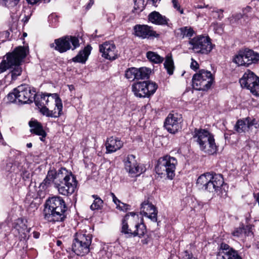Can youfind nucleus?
<instances>
[{"label":"nucleus","mask_w":259,"mask_h":259,"mask_svg":"<svg viewBox=\"0 0 259 259\" xmlns=\"http://www.w3.org/2000/svg\"><path fill=\"white\" fill-rule=\"evenodd\" d=\"M67 206L64 200L60 196L48 198L44 209V219L49 222H63L66 218Z\"/></svg>","instance_id":"obj_1"},{"label":"nucleus","mask_w":259,"mask_h":259,"mask_svg":"<svg viewBox=\"0 0 259 259\" xmlns=\"http://www.w3.org/2000/svg\"><path fill=\"white\" fill-rule=\"evenodd\" d=\"M26 56V49L23 47H17L12 53H7L6 59L4 58L0 63V73L10 69L12 78L16 79L21 74V62Z\"/></svg>","instance_id":"obj_2"},{"label":"nucleus","mask_w":259,"mask_h":259,"mask_svg":"<svg viewBox=\"0 0 259 259\" xmlns=\"http://www.w3.org/2000/svg\"><path fill=\"white\" fill-rule=\"evenodd\" d=\"M92 241L91 234L87 232H77L74 236L71 250L77 255L83 256L90 252Z\"/></svg>","instance_id":"obj_3"},{"label":"nucleus","mask_w":259,"mask_h":259,"mask_svg":"<svg viewBox=\"0 0 259 259\" xmlns=\"http://www.w3.org/2000/svg\"><path fill=\"white\" fill-rule=\"evenodd\" d=\"M177 164V160L173 157L166 155L160 157L155 167L156 172L158 175H166L168 179L172 180L175 176Z\"/></svg>","instance_id":"obj_4"},{"label":"nucleus","mask_w":259,"mask_h":259,"mask_svg":"<svg viewBox=\"0 0 259 259\" xmlns=\"http://www.w3.org/2000/svg\"><path fill=\"white\" fill-rule=\"evenodd\" d=\"M214 81V77L210 71L205 69L200 70L194 74L192 78L193 88L199 91H207Z\"/></svg>","instance_id":"obj_5"},{"label":"nucleus","mask_w":259,"mask_h":259,"mask_svg":"<svg viewBox=\"0 0 259 259\" xmlns=\"http://www.w3.org/2000/svg\"><path fill=\"white\" fill-rule=\"evenodd\" d=\"M190 49L197 54H207L213 48L210 38L208 36L198 35L189 40Z\"/></svg>","instance_id":"obj_6"},{"label":"nucleus","mask_w":259,"mask_h":259,"mask_svg":"<svg viewBox=\"0 0 259 259\" xmlns=\"http://www.w3.org/2000/svg\"><path fill=\"white\" fill-rule=\"evenodd\" d=\"M51 48L61 53L66 52L71 49L74 50L80 46L79 38L74 36H66L55 40V43L50 44Z\"/></svg>","instance_id":"obj_7"},{"label":"nucleus","mask_w":259,"mask_h":259,"mask_svg":"<svg viewBox=\"0 0 259 259\" xmlns=\"http://www.w3.org/2000/svg\"><path fill=\"white\" fill-rule=\"evenodd\" d=\"M157 88L155 82L150 80L138 81L132 85V91L138 97L148 98L155 93Z\"/></svg>","instance_id":"obj_8"},{"label":"nucleus","mask_w":259,"mask_h":259,"mask_svg":"<svg viewBox=\"0 0 259 259\" xmlns=\"http://www.w3.org/2000/svg\"><path fill=\"white\" fill-rule=\"evenodd\" d=\"M259 61V53L249 49L240 50L235 56L233 61L238 66L248 67Z\"/></svg>","instance_id":"obj_9"},{"label":"nucleus","mask_w":259,"mask_h":259,"mask_svg":"<svg viewBox=\"0 0 259 259\" xmlns=\"http://www.w3.org/2000/svg\"><path fill=\"white\" fill-rule=\"evenodd\" d=\"M135 213L131 212L125 215L122 221L121 233L125 234L127 237H135L138 236L141 237L144 236L146 232V226L143 223L137 224L135 226V230L132 228H128V225L127 220L128 219L130 215L134 217Z\"/></svg>","instance_id":"obj_10"},{"label":"nucleus","mask_w":259,"mask_h":259,"mask_svg":"<svg viewBox=\"0 0 259 259\" xmlns=\"http://www.w3.org/2000/svg\"><path fill=\"white\" fill-rule=\"evenodd\" d=\"M18 95V102L20 104H30L33 102L36 96L35 90L28 85L22 84L15 88Z\"/></svg>","instance_id":"obj_11"},{"label":"nucleus","mask_w":259,"mask_h":259,"mask_svg":"<svg viewBox=\"0 0 259 259\" xmlns=\"http://www.w3.org/2000/svg\"><path fill=\"white\" fill-rule=\"evenodd\" d=\"M182 120L180 115L177 113H169L166 118L164 126L171 134H175L182 128Z\"/></svg>","instance_id":"obj_12"},{"label":"nucleus","mask_w":259,"mask_h":259,"mask_svg":"<svg viewBox=\"0 0 259 259\" xmlns=\"http://www.w3.org/2000/svg\"><path fill=\"white\" fill-rule=\"evenodd\" d=\"M124 166L126 170L132 177L139 176L144 171L140 166L134 155H128L124 160Z\"/></svg>","instance_id":"obj_13"},{"label":"nucleus","mask_w":259,"mask_h":259,"mask_svg":"<svg viewBox=\"0 0 259 259\" xmlns=\"http://www.w3.org/2000/svg\"><path fill=\"white\" fill-rule=\"evenodd\" d=\"M216 259H242L238 252L225 243L220 244Z\"/></svg>","instance_id":"obj_14"},{"label":"nucleus","mask_w":259,"mask_h":259,"mask_svg":"<svg viewBox=\"0 0 259 259\" xmlns=\"http://www.w3.org/2000/svg\"><path fill=\"white\" fill-rule=\"evenodd\" d=\"M100 52L102 56L109 60H114L117 58V50L115 45L112 42L106 41L99 46Z\"/></svg>","instance_id":"obj_15"},{"label":"nucleus","mask_w":259,"mask_h":259,"mask_svg":"<svg viewBox=\"0 0 259 259\" xmlns=\"http://www.w3.org/2000/svg\"><path fill=\"white\" fill-rule=\"evenodd\" d=\"M53 94H41L36 95L33 101L35 105L39 109L40 112L42 113L44 108L50 107V104H54L55 99L52 96Z\"/></svg>","instance_id":"obj_16"},{"label":"nucleus","mask_w":259,"mask_h":259,"mask_svg":"<svg viewBox=\"0 0 259 259\" xmlns=\"http://www.w3.org/2000/svg\"><path fill=\"white\" fill-rule=\"evenodd\" d=\"M135 36L142 39L149 38L151 37H158V34L152 28L147 25L137 24L134 27Z\"/></svg>","instance_id":"obj_17"},{"label":"nucleus","mask_w":259,"mask_h":259,"mask_svg":"<svg viewBox=\"0 0 259 259\" xmlns=\"http://www.w3.org/2000/svg\"><path fill=\"white\" fill-rule=\"evenodd\" d=\"M140 213L153 222H156L157 221L158 211L156 207L148 200L144 201L141 204Z\"/></svg>","instance_id":"obj_18"},{"label":"nucleus","mask_w":259,"mask_h":259,"mask_svg":"<svg viewBox=\"0 0 259 259\" xmlns=\"http://www.w3.org/2000/svg\"><path fill=\"white\" fill-rule=\"evenodd\" d=\"M55 99L54 104L56 107L53 110H50L48 108H44L42 114L48 117H52L57 118L61 116L62 114V103L61 100L57 94H53L52 95Z\"/></svg>","instance_id":"obj_19"},{"label":"nucleus","mask_w":259,"mask_h":259,"mask_svg":"<svg viewBox=\"0 0 259 259\" xmlns=\"http://www.w3.org/2000/svg\"><path fill=\"white\" fill-rule=\"evenodd\" d=\"M193 137L199 144L200 147H205L204 143L214 138L213 136L208 131L195 128L192 133Z\"/></svg>","instance_id":"obj_20"},{"label":"nucleus","mask_w":259,"mask_h":259,"mask_svg":"<svg viewBox=\"0 0 259 259\" xmlns=\"http://www.w3.org/2000/svg\"><path fill=\"white\" fill-rule=\"evenodd\" d=\"M71 181L72 180L61 182L54 184V186L57 188L60 194L63 195L68 196L74 192L77 185L76 180H74L73 182H71Z\"/></svg>","instance_id":"obj_21"},{"label":"nucleus","mask_w":259,"mask_h":259,"mask_svg":"<svg viewBox=\"0 0 259 259\" xmlns=\"http://www.w3.org/2000/svg\"><path fill=\"white\" fill-rule=\"evenodd\" d=\"M224 183V179L220 174H214L213 177L209 181L203 189L210 193L218 192Z\"/></svg>","instance_id":"obj_22"},{"label":"nucleus","mask_w":259,"mask_h":259,"mask_svg":"<svg viewBox=\"0 0 259 259\" xmlns=\"http://www.w3.org/2000/svg\"><path fill=\"white\" fill-rule=\"evenodd\" d=\"M54 184L60 183L65 181L72 180L73 182L76 180L71 172H69L65 168L62 167L58 171L54 169Z\"/></svg>","instance_id":"obj_23"},{"label":"nucleus","mask_w":259,"mask_h":259,"mask_svg":"<svg viewBox=\"0 0 259 259\" xmlns=\"http://www.w3.org/2000/svg\"><path fill=\"white\" fill-rule=\"evenodd\" d=\"M259 77H258L253 72L248 70L243 74L239 82L242 87L246 88L250 90L252 85H254Z\"/></svg>","instance_id":"obj_24"},{"label":"nucleus","mask_w":259,"mask_h":259,"mask_svg":"<svg viewBox=\"0 0 259 259\" xmlns=\"http://www.w3.org/2000/svg\"><path fill=\"white\" fill-rule=\"evenodd\" d=\"M29 125L30 127V132L40 136V140L44 142L47 136V133L44 130L41 124L36 120H31L29 122Z\"/></svg>","instance_id":"obj_25"},{"label":"nucleus","mask_w":259,"mask_h":259,"mask_svg":"<svg viewBox=\"0 0 259 259\" xmlns=\"http://www.w3.org/2000/svg\"><path fill=\"white\" fill-rule=\"evenodd\" d=\"M123 142L118 138L111 137L108 138L105 144L107 153H113L123 146Z\"/></svg>","instance_id":"obj_26"},{"label":"nucleus","mask_w":259,"mask_h":259,"mask_svg":"<svg viewBox=\"0 0 259 259\" xmlns=\"http://www.w3.org/2000/svg\"><path fill=\"white\" fill-rule=\"evenodd\" d=\"M195 34V31L190 26H184L177 29L175 31V34L177 38L182 39L188 38L189 40Z\"/></svg>","instance_id":"obj_27"},{"label":"nucleus","mask_w":259,"mask_h":259,"mask_svg":"<svg viewBox=\"0 0 259 259\" xmlns=\"http://www.w3.org/2000/svg\"><path fill=\"white\" fill-rule=\"evenodd\" d=\"M92 49L91 46L88 45L83 50H80L78 54L72 59V61L75 63L84 64L91 54Z\"/></svg>","instance_id":"obj_28"},{"label":"nucleus","mask_w":259,"mask_h":259,"mask_svg":"<svg viewBox=\"0 0 259 259\" xmlns=\"http://www.w3.org/2000/svg\"><path fill=\"white\" fill-rule=\"evenodd\" d=\"M148 19L152 23L157 25H167L168 21V19L165 16H162L156 11L151 13L148 16Z\"/></svg>","instance_id":"obj_29"},{"label":"nucleus","mask_w":259,"mask_h":259,"mask_svg":"<svg viewBox=\"0 0 259 259\" xmlns=\"http://www.w3.org/2000/svg\"><path fill=\"white\" fill-rule=\"evenodd\" d=\"M213 175V173L206 172L200 176L196 182L197 187L203 190L208 181L211 180Z\"/></svg>","instance_id":"obj_30"},{"label":"nucleus","mask_w":259,"mask_h":259,"mask_svg":"<svg viewBox=\"0 0 259 259\" xmlns=\"http://www.w3.org/2000/svg\"><path fill=\"white\" fill-rule=\"evenodd\" d=\"M203 145L205 147H200V149L208 155H212L217 151V146L214 138L208 140L206 143H204Z\"/></svg>","instance_id":"obj_31"},{"label":"nucleus","mask_w":259,"mask_h":259,"mask_svg":"<svg viewBox=\"0 0 259 259\" xmlns=\"http://www.w3.org/2000/svg\"><path fill=\"white\" fill-rule=\"evenodd\" d=\"M54 169H50L48 172L46 178L40 184V187H41L44 190H46L48 187L51 186L52 183L54 184Z\"/></svg>","instance_id":"obj_32"},{"label":"nucleus","mask_w":259,"mask_h":259,"mask_svg":"<svg viewBox=\"0 0 259 259\" xmlns=\"http://www.w3.org/2000/svg\"><path fill=\"white\" fill-rule=\"evenodd\" d=\"M164 68L169 75H172L175 69L174 63L171 56H167L164 63Z\"/></svg>","instance_id":"obj_33"},{"label":"nucleus","mask_w":259,"mask_h":259,"mask_svg":"<svg viewBox=\"0 0 259 259\" xmlns=\"http://www.w3.org/2000/svg\"><path fill=\"white\" fill-rule=\"evenodd\" d=\"M137 80L147 79L151 73V69L147 67L137 68Z\"/></svg>","instance_id":"obj_34"},{"label":"nucleus","mask_w":259,"mask_h":259,"mask_svg":"<svg viewBox=\"0 0 259 259\" xmlns=\"http://www.w3.org/2000/svg\"><path fill=\"white\" fill-rule=\"evenodd\" d=\"M246 119L238 120L235 125V130L239 133L245 132L249 130Z\"/></svg>","instance_id":"obj_35"},{"label":"nucleus","mask_w":259,"mask_h":259,"mask_svg":"<svg viewBox=\"0 0 259 259\" xmlns=\"http://www.w3.org/2000/svg\"><path fill=\"white\" fill-rule=\"evenodd\" d=\"M17 230L19 234L21 239L24 240H27L29 237V229L27 228L25 225H23L22 227L18 226Z\"/></svg>","instance_id":"obj_36"},{"label":"nucleus","mask_w":259,"mask_h":259,"mask_svg":"<svg viewBox=\"0 0 259 259\" xmlns=\"http://www.w3.org/2000/svg\"><path fill=\"white\" fill-rule=\"evenodd\" d=\"M137 68L135 67L129 68L125 71V77L130 81L137 79Z\"/></svg>","instance_id":"obj_37"},{"label":"nucleus","mask_w":259,"mask_h":259,"mask_svg":"<svg viewBox=\"0 0 259 259\" xmlns=\"http://www.w3.org/2000/svg\"><path fill=\"white\" fill-rule=\"evenodd\" d=\"M146 56L150 61L155 63H160L163 61V58L162 57L153 52H148L147 53Z\"/></svg>","instance_id":"obj_38"},{"label":"nucleus","mask_w":259,"mask_h":259,"mask_svg":"<svg viewBox=\"0 0 259 259\" xmlns=\"http://www.w3.org/2000/svg\"><path fill=\"white\" fill-rule=\"evenodd\" d=\"M92 197L94 200L90 208L92 210H98L101 209L103 201L97 195H93Z\"/></svg>","instance_id":"obj_39"},{"label":"nucleus","mask_w":259,"mask_h":259,"mask_svg":"<svg viewBox=\"0 0 259 259\" xmlns=\"http://www.w3.org/2000/svg\"><path fill=\"white\" fill-rule=\"evenodd\" d=\"M134 10L141 12L144 8V0H134Z\"/></svg>","instance_id":"obj_40"},{"label":"nucleus","mask_w":259,"mask_h":259,"mask_svg":"<svg viewBox=\"0 0 259 259\" xmlns=\"http://www.w3.org/2000/svg\"><path fill=\"white\" fill-rule=\"evenodd\" d=\"M15 88L13 90L11 93H10L7 96L8 100L11 103H18V95L15 94Z\"/></svg>","instance_id":"obj_41"},{"label":"nucleus","mask_w":259,"mask_h":259,"mask_svg":"<svg viewBox=\"0 0 259 259\" xmlns=\"http://www.w3.org/2000/svg\"><path fill=\"white\" fill-rule=\"evenodd\" d=\"M250 91L253 95L259 97V78L255 82L254 84L252 85Z\"/></svg>","instance_id":"obj_42"},{"label":"nucleus","mask_w":259,"mask_h":259,"mask_svg":"<svg viewBox=\"0 0 259 259\" xmlns=\"http://www.w3.org/2000/svg\"><path fill=\"white\" fill-rule=\"evenodd\" d=\"M246 119L248 122L247 124L249 129L252 128V126L256 128L259 126V124L255 119H251L250 117H247Z\"/></svg>","instance_id":"obj_43"},{"label":"nucleus","mask_w":259,"mask_h":259,"mask_svg":"<svg viewBox=\"0 0 259 259\" xmlns=\"http://www.w3.org/2000/svg\"><path fill=\"white\" fill-rule=\"evenodd\" d=\"M7 7H13L17 5L20 0H3Z\"/></svg>","instance_id":"obj_44"},{"label":"nucleus","mask_w":259,"mask_h":259,"mask_svg":"<svg viewBox=\"0 0 259 259\" xmlns=\"http://www.w3.org/2000/svg\"><path fill=\"white\" fill-rule=\"evenodd\" d=\"M245 229L244 227H238L235 229V230L232 233V234L235 237H239L243 233Z\"/></svg>","instance_id":"obj_45"},{"label":"nucleus","mask_w":259,"mask_h":259,"mask_svg":"<svg viewBox=\"0 0 259 259\" xmlns=\"http://www.w3.org/2000/svg\"><path fill=\"white\" fill-rule=\"evenodd\" d=\"M243 17V15L241 14H236L233 15L232 17L230 18V22L231 23L233 24L237 22L241 18Z\"/></svg>","instance_id":"obj_46"},{"label":"nucleus","mask_w":259,"mask_h":259,"mask_svg":"<svg viewBox=\"0 0 259 259\" xmlns=\"http://www.w3.org/2000/svg\"><path fill=\"white\" fill-rule=\"evenodd\" d=\"M172 3L175 9L179 11L181 14H183L184 11L183 9H181V7L179 4L178 0H172Z\"/></svg>","instance_id":"obj_47"},{"label":"nucleus","mask_w":259,"mask_h":259,"mask_svg":"<svg viewBox=\"0 0 259 259\" xmlns=\"http://www.w3.org/2000/svg\"><path fill=\"white\" fill-rule=\"evenodd\" d=\"M130 206L128 204L123 203L120 202V203H118L117 205V208L120 209L122 211H126L130 209Z\"/></svg>","instance_id":"obj_48"},{"label":"nucleus","mask_w":259,"mask_h":259,"mask_svg":"<svg viewBox=\"0 0 259 259\" xmlns=\"http://www.w3.org/2000/svg\"><path fill=\"white\" fill-rule=\"evenodd\" d=\"M10 35V32L8 31H4L0 32V39H2V41H4L8 39Z\"/></svg>","instance_id":"obj_49"},{"label":"nucleus","mask_w":259,"mask_h":259,"mask_svg":"<svg viewBox=\"0 0 259 259\" xmlns=\"http://www.w3.org/2000/svg\"><path fill=\"white\" fill-rule=\"evenodd\" d=\"M183 259H196L192 254V253L189 252L186 250L184 251L183 255Z\"/></svg>","instance_id":"obj_50"},{"label":"nucleus","mask_w":259,"mask_h":259,"mask_svg":"<svg viewBox=\"0 0 259 259\" xmlns=\"http://www.w3.org/2000/svg\"><path fill=\"white\" fill-rule=\"evenodd\" d=\"M190 67L192 69H193L194 70H196L197 69H198L199 68L198 63L197 62V61L194 60L193 58L191 59V63L190 65Z\"/></svg>","instance_id":"obj_51"},{"label":"nucleus","mask_w":259,"mask_h":259,"mask_svg":"<svg viewBox=\"0 0 259 259\" xmlns=\"http://www.w3.org/2000/svg\"><path fill=\"white\" fill-rule=\"evenodd\" d=\"M245 230L244 231V233L247 235L249 236L252 234V231L251 230V227L250 226H247L246 228H244Z\"/></svg>","instance_id":"obj_52"},{"label":"nucleus","mask_w":259,"mask_h":259,"mask_svg":"<svg viewBox=\"0 0 259 259\" xmlns=\"http://www.w3.org/2000/svg\"><path fill=\"white\" fill-rule=\"evenodd\" d=\"M22 176L23 179L25 181L30 178V174L27 171H24Z\"/></svg>","instance_id":"obj_53"},{"label":"nucleus","mask_w":259,"mask_h":259,"mask_svg":"<svg viewBox=\"0 0 259 259\" xmlns=\"http://www.w3.org/2000/svg\"><path fill=\"white\" fill-rule=\"evenodd\" d=\"M223 10L222 9H220L219 11L215 12V13L216 14H218L217 17L219 19H221L223 17Z\"/></svg>","instance_id":"obj_54"},{"label":"nucleus","mask_w":259,"mask_h":259,"mask_svg":"<svg viewBox=\"0 0 259 259\" xmlns=\"http://www.w3.org/2000/svg\"><path fill=\"white\" fill-rule=\"evenodd\" d=\"M111 195L112 196L113 202L116 204V205H117L118 203H120V201L116 198V197L115 196L113 193H111Z\"/></svg>","instance_id":"obj_55"},{"label":"nucleus","mask_w":259,"mask_h":259,"mask_svg":"<svg viewBox=\"0 0 259 259\" xmlns=\"http://www.w3.org/2000/svg\"><path fill=\"white\" fill-rule=\"evenodd\" d=\"M30 18V15H27L24 17V18L22 19V21L23 22L24 24H26L28 22Z\"/></svg>","instance_id":"obj_56"},{"label":"nucleus","mask_w":259,"mask_h":259,"mask_svg":"<svg viewBox=\"0 0 259 259\" xmlns=\"http://www.w3.org/2000/svg\"><path fill=\"white\" fill-rule=\"evenodd\" d=\"M160 0H148L149 3H151L153 6H156V4L159 2Z\"/></svg>","instance_id":"obj_57"},{"label":"nucleus","mask_w":259,"mask_h":259,"mask_svg":"<svg viewBox=\"0 0 259 259\" xmlns=\"http://www.w3.org/2000/svg\"><path fill=\"white\" fill-rule=\"evenodd\" d=\"M26 1L28 2V3L31 4V5H34V4H36L37 2H38L40 0H26Z\"/></svg>","instance_id":"obj_58"},{"label":"nucleus","mask_w":259,"mask_h":259,"mask_svg":"<svg viewBox=\"0 0 259 259\" xmlns=\"http://www.w3.org/2000/svg\"><path fill=\"white\" fill-rule=\"evenodd\" d=\"M251 8L250 7H247L246 8H245L244 9L243 12L244 13L248 12H249L251 10Z\"/></svg>","instance_id":"obj_59"},{"label":"nucleus","mask_w":259,"mask_h":259,"mask_svg":"<svg viewBox=\"0 0 259 259\" xmlns=\"http://www.w3.org/2000/svg\"><path fill=\"white\" fill-rule=\"evenodd\" d=\"M56 244H57V245L58 246H61V245H62V241H60V240H57V242H56Z\"/></svg>","instance_id":"obj_60"},{"label":"nucleus","mask_w":259,"mask_h":259,"mask_svg":"<svg viewBox=\"0 0 259 259\" xmlns=\"http://www.w3.org/2000/svg\"><path fill=\"white\" fill-rule=\"evenodd\" d=\"M68 88L70 91H72L74 89V87L73 85H68Z\"/></svg>","instance_id":"obj_61"},{"label":"nucleus","mask_w":259,"mask_h":259,"mask_svg":"<svg viewBox=\"0 0 259 259\" xmlns=\"http://www.w3.org/2000/svg\"><path fill=\"white\" fill-rule=\"evenodd\" d=\"M39 237V233L37 232H34V237L37 238Z\"/></svg>","instance_id":"obj_62"},{"label":"nucleus","mask_w":259,"mask_h":259,"mask_svg":"<svg viewBox=\"0 0 259 259\" xmlns=\"http://www.w3.org/2000/svg\"><path fill=\"white\" fill-rule=\"evenodd\" d=\"M32 144L31 143H27V145H26V146L28 148H31V147H32Z\"/></svg>","instance_id":"obj_63"},{"label":"nucleus","mask_w":259,"mask_h":259,"mask_svg":"<svg viewBox=\"0 0 259 259\" xmlns=\"http://www.w3.org/2000/svg\"><path fill=\"white\" fill-rule=\"evenodd\" d=\"M204 6H203L202 5H197L196 8H198V9H201V8H203Z\"/></svg>","instance_id":"obj_64"}]
</instances>
